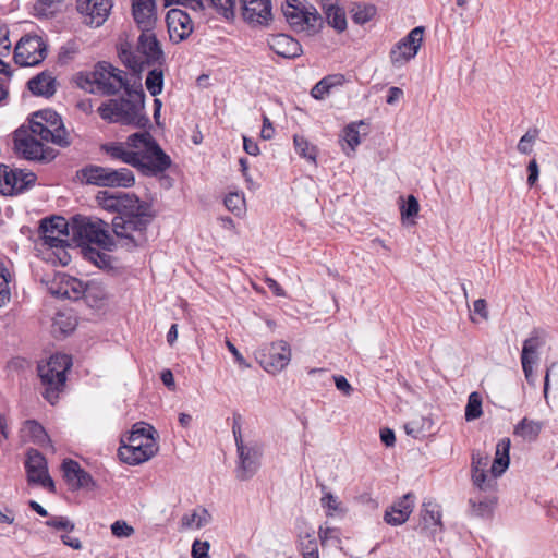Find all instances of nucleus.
I'll return each mask as SVG.
<instances>
[{"label":"nucleus","instance_id":"1","mask_svg":"<svg viewBox=\"0 0 558 558\" xmlns=\"http://www.w3.org/2000/svg\"><path fill=\"white\" fill-rule=\"evenodd\" d=\"M98 205L116 213L111 226L113 233L125 241L130 247L146 243V230L153 220L151 207L136 195L124 192L99 191L96 195Z\"/></svg>","mask_w":558,"mask_h":558},{"label":"nucleus","instance_id":"2","mask_svg":"<svg viewBox=\"0 0 558 558\" xmlns=\"http://www.w3.org/2000/svg\"><path fill=\"white\" fill-rule=\"evenodd\" d=\"M125 96L110 99L98 108L101 119L110 123H121L144 128L148 118L144 114L145 93L141 77L133 78L132 87L124 89Z\"/></svg>","mask_w":558,"mask_h":558},{"label":"nucleus","instance_id":"3","mask_svg":"<svg viewBox=\"0 0 558 558\" xmlns=\"http://www.w3.org/2000/svg\"><path fill=\"white\" fill-rule=\"evenodd\" d=\"M119 58L126 68L138 76L150 65H166V56L153 29L141 33L136 51L132 50L130 44H121Z\"/></svg>","mask_w":558,"mask_h":558},{"label":"nucleus","instance_id":"4","mask_svg":"<svg viewBox=\"0 0 558 558\" xmlns=\"http://www.w3.org/2000/svg\"><path fill=\"white\" fill-rule=\"evenodd\" d=\"M128 145L135 149L137 162L133 167L145 175H157L170 168V157L162 150L150 133L131 134L128 137Z\"/></svg>","mask_w":558,"mask_h":558},{"label":"nucleus","instance_id":"5","mask_svg":"<svg viewBox=\"0 0 558 558\" xmlns=\"http://www.w3.org/2000/svg\"><path fill=\"white\" fill-rule=\"evenodd\" d=\"M39 233L43 245L52 250L56 260L62 266L69 265L71 255L65 247L70 246L69 235L71 230L70 223L65 218L54 216L43 219L39 226Z\"/></svg>","mask_w":558,"mask_h":558},{"label":"nucleus","instance_id":"6","mask_svg":"<svg viewBox=\"0 0 558 558\" xmlns=\"http://www.w3.org/2000/svg\"><path fill=\"white\" fill-rule=\"evenodd\" d=\"M109 225L101 219L74 216L70 222L72 240L77 245L96 244L104 250L110 251L113 241L108 231Z\"/></svg>","mask_w":558,"mask_h":558},{"label":"nucleus","instance_id":"7","mask_svg":"<svg viewBox=\"0 0 558 558\" xmlns=\"http://www.w3.org/2000/svg\"><path fill=\"white\" fill-rule=\"evenodd\" d=\"M140 77L134 72L128 74L121 69L102 61L98 62L90 73L85 76L87 84H95L97 90L101 94L111 96L117 95L120 90H124L133 85V78Z\"/></svg>","mask_w":558,"mask_h":558},{"label":"nucleus","instance_id":"8","mask_svg":"<svg viewBox=\"0 0 558 558\" xmlns=\"http://www.w3.org/2000/svg\"><path fill=\"white\" fill-rule=\"evenodd\" d=\"M77 177L86 184L104 187L128 189L135 184V177L128 168L112 169L89 165L81 169Z\"/></svg>","mask_w":558,"mask_h":558},{"label":"nucleus","instance_id":"9","mask_svg":"<svg viewBox=\"0 0 558 558\" xmlns=\"http://www.w3.org/2000/svg\"><path fill=\"white\" fill-rule=\"evenodd\" d=\"M31 131L45 142H52L59 146L70 145L61 117L51 109L40 110L33 114Z\"/></svg>","mask_w":558,"mask_h":558},{"label":"nucleus","instance_id":"10","mask_svg":"<svg viewBox=\"0 0 558 558\" xmlns=\"http://www.w3.org/2000/svg\"><path fill=\"white\" fill-rule=\"evenodd\" d=\"M36 134L19 129L14 132V150L27 160L39 162H49L54 159L56 150L45 147L41 142L36 138Z\"/></svg>","mask_w":558,"mask_h":558},{"label":"nucleus","instance_id":"11","mask_svg":"<svg viewBox=\"0 0 558 558\" xmlns=\"http://www.w3.org/2000/svg\"><path fill=\"white\" fill-rule=\"evenodd\" d=\"M282 13L296 32L313 34L317 31L320 16L313 7H305L300 0L287 1L282 7Z\"/></svg>","mask_w":558,"mask_h":558},{"label":"nucleus","instance_id":"12","mask_svg":"<svg viewBox=\"0 0 558 558\" xmlns=\"http://www.w3.org/2000/svg\"><path fill=\"white\" fill-rule=\"evenodd\" d=\"M238 463L235 476L239 481L252 478L260 468L263 448L256 441L236 444Z\"/></svg>","mask_w":558,"mask_h":558},{"label":"nucleus","instance_id":"13","mask_svg":"<svg viewBox=\"0 0 558 558\" xmlns=\"http://www.w3.org/2000/svg\"><path fill=\"white\" fill-rule=\"evenodd\" d=\"M259 365L269 374L280 373L291 360V349L286 341L267 344L255 353Z\"/></svg>","mask_w":558,"mask_h":558},{"label":"nucleus","instance_id":"14","mask_svg":"<svg viewBox=\"0 0 558 558\" xmlns=\"http://www.w3.org/2000/svg\"><path fill=\"white\" fill-rule=\"evenodd\" d=\"M47 56V46L37 35L22 37L14 48V61L21 66H35Z\"/></svg>","mask_w":558,"mask_h":558},{"label":"nucleus","instance_id":"15","mask_svg":"<svg viewBox=\"0 0 558 558\" xmlns=\"http://www.w3.org/2000/svg\"><path fill=\"white\" fill-rule=\"evenodd\" d=\"M547 335L542 329H534L530 337L524 340L521 352V364L524 376L529 383H533L535 377L533 368L539 360L538 350L546 344Z\"/></svg>","mask_w":558,"mask_h":558},{"label":"nucleus","instance_id":"16","mask_svg":"<svg viewBox=\"0 0 558 558\" xmlns=\"http://www.w3.org/2000/svg\"><path fill=\"white\" fill-rule=\"evenodd\" d=\"M36 181L33 172L25 173L20 169H12L7 165L0 163V193L3 195H14L22 193Z\"/></svg>","mask_w":558,"mask_h":558},{"label":"nucleus","instance_id":"17","mask_svg":"<svg viewBox=\"0 0 558 558\" xmlns=\"http://www.w3.org/2000/svg\"><path fill=\"white\" fill-rule=\"evenodd\" d=\"M424 27L413 28L404 38L393 46L390 59L393 65L401 66L413 59L422 45Z\"/></svg>","mask_w":558,"mask_h":558},{"label":"nucleus","instance_id":"18","mask_svg":"<svg viewBox=\"0 0 558 558\" xmlns=\"http://www.w3.org/2000/svg\"><path fill=\"white\" fill-rule=\"evenodd\" d=\"M112 0H76V10L86 25L99 27L108 20Z\"/></svg>","mask_w":558,"mask_h":558},{"label":"nucleus","instance_id":"19","mask_svg":"<svg viewBox=\"0 0 558 558\" xmlns=\"http://www.w3.org/2000/svg\"><path fill=\"white\" fill-rule=\"evenodd\" d=\"M72 366V359L68 354H54L45 364L37 366L41 384H65L66 372Z\"/></svg>","mask_w":558,"mask_h":558},{"label":"nucleus","instance_id":"20","mask_svg":"<svg viewBox=\"0 0 558 558\" xmlns=\"http://www.w3.org/2000/svg\"><path fill=\"white\" fill-rule=\"evenodd\" d=\"M25 468L29 483L39 484L50 492L54 490V483L48 474L47 461L38 450L29 449L27 451Z\"/></svg>","mask_w":558,"mask_h":558},{"label":"nucleus","instance_id":"21","mask_svg":"<svg viewBox=\"0 0 558 558\" xmlns=\"http://www.w3.org/2000/svg\"><path fill=\"white\" fill-rule=\"evenodd\" d=\"M61 466L64 478L72 489H92L95 487V481L92 475L77 461L64 459Z\"/></svg>","mask_w":558,"mask_h":558},{"label":"nucleus","instance_id":"22","mask_svg":"<svg viewBox=\"0 0 558 558\" xmlns=\"http://www.w3.org/2000/svg\"><path fill=\"white\" fill-rule=\"evenodd\" d=\"M243 19L253 25H267L271 20L270 0H241Z\"/></svg>","mask_w":558,"mask_h":558},{"label":"nucleus","instance_id":"23","mask_svg":"<svg viewBox=\"0 0 558 558\" xmlns=\"http://www.w3.org/2000/svg\"><path fill=\"white\" fill-rule=\"evenodd\" d=\"M414 498L413 493H408L395 501L385 512V522L392 526L405 523L413 511Z\"/></svg>","mask_w":558,"mask_h":558},{"label":"nucleus","instance_id":"24","mask_svg":"<svg viewBox=\"0 0 558 558\" xmlns=\"http://www.w3.org/2000/svg\"><path fill=\"white\" fill-rule=\"evenodd\" d=\"M167 24L171 38L178 41L189 37L193 31L192 19L186 12L180 9H172L168 12Z\"/></svg>","mask_w":558,"mask_h":558},{"label":"nucleus","instance_id":"25","mask_svg":"<svg viewBox=\"0 0 558 558\" xmlns=\"http://www.w3.org/2000/svg\"><path fill=\"white\" fill-rule=\"evenodd\" d=\"M267 44L276 54L286 59L298 58L303 52L301 44L286 34L270 35Z\"/></svg>","mask_w":558,"mask_h":558},{"label":"nucleus","instance_id":"26","mask_svg":"<svg viewBox=\"0 0 558 558\" xmlns=\"http://www.w3.org/2000/svg\"><path fill=\"white\" fill-rule=\"evenodd\" d=\"M157 450L158 445H121L118 450V453L119 458L124 463H128L130 465H136L149 460L151 457L155 456Z\"/></svg>","mask_w":558,"mask_h":558},{"label":"nucleus","instance_id":"27","mask_svg":"<svg viewBox=\"0 0 558 558\" xmlns=\"http://www.w3.org/2000/svg\"><path fill=\"white\" fill-rule=\"evenodd\" d=\"M135 22L142 32L151 31L155 24V0H131Z\"/></svg>","mask_w":558,"mask_h":558},{"label":"nucleus","instance_id":"28","mask_svg":"<svg viewBox=\"0 0 558 558\" xmlns=\"http://www.w3.org/2000/svg\"><path fill=\"white\" fill-rule=\"evenodd\" d=\"M154 433H156V430L153 426L145 423H136L133 425L129 435L121 439V445H157Z\"/></svg>","mask_w":558,"mask_h":558},{"label":"nucleus","instance_id":"29","mask_svg":"<svg viewBox=\"0 0 558 558\" xmlns=\"http://www.w3.org/2000/svg\"><path fill=\"white\" fill-rule=\"evenodd\" d=\"M101 151L107 154L113 160H120L126 165L133 167L135 162H137V158L135 157V149L131 148L128 145V141L122 142H112L106 143L101 145Z\"/></svg>","mask_w":558,"mask_h":558},{"label":"nucleus","instance_id":"30","mask_svg":"<svg viewBox=\"0 0 558 558\" xmlns=\"http://www.w3.org/2000/svg\"><path fill=\"white\" fill-rule=\"evenodd\" d=\"M28 89L36 96L51 97L56 93V78L44 71L27 82Z\"/></svg>","mask_w":558,"mask_h":558},{"label":"nucleus","instance_id":"31","mask_svg":"<svg viewBox=\"0 0 558 558\" xmlns=\"http://www.w3.org/2000/svg\"><path fill=\"white\" fill-rule=\"evenodd\" d=\"M422 522V530L428 531L430 535H434L437 529L442 530L441 512L436 502L430 500L423 502Z\"/></svg>","mask_w":558,"mask_h":558},{"label":"nucleus","instance_id":"32","mask_svg":"<svg viewBox=\"0 0 558 558\" xmlns=\"http://www.w3.org/2000/svg\"><path fill=\"white\" fill-rule=\"evenodd\" d=\"M166 65H150L145 80V86L151 96L157 97L162 93Z\"/></svg>","mask_w":558,"mask_h":558},{"label":"nucleus","instance_id":"33","mask_svg":"<svg viewBox=\"0 0 558 558\" xmlns=\"http://www.w3.org/2000/svg\"><path fill=\"white\" fill-rule=\"evenodd\" d=\"M542 427L543 424L541 422L524 417L514 426L513 434L525 440L534 441L537 439Z\"/></svg>","mask_w":558,"mask_h":558},{"label":"nucleus","instance_id":"34","mask_svg":"<svg viewBox=\"0 0 558 558\" xmlns=\"http://www.w3.org/2000/svg\"><path fill=\"white\" fill-rule=\"evenodd\" d=\"M343 76L342 75H328L322 78L318 83L314 85L311 90V95L313 98L317 100L324 99L329 95L330 90L335 86H339L342 84Z\"/></svg>","mask_w":558,"mask_h":558},{"label":"nucleus","instance_id":"35","mask_svg":"<svg viewBox=\"0 0 558 558\" xmlns=\"http://www.w3.org/2000/svg\"><path fill=\"white\" fill-rule=\"evenodd\" d=\"M325 14L328 24L337 29L343 32L347 28V19L344 10L336 3L325 5Z\"/></svg>","mask_w":558,"mask_h":558},{"label":"nucleus","instance_id":"36","mask_svg":"<svg viewBox=\"0 0 558 558\" xmlns=\"http://www.w3.org/2000/svg\"><path fill=\"white\" fill-rule=\"evenodd\" d=\"M322 489L324 495L320 498V505L326 510V515H344L347 513V509L342 506V502L338 499V497L330 492H325V485H322Z\"/></svg>","mask_w":558,"mask_h":558},{"label":"nucleus","instance_id":"37","mask_svg":"<svg viewBox=\"0 0 558 558\" xmlns=\"http://www.w3.org/2000/svg\"><path fill=\"white\" fill-rule=\"evenodd\" d=\"M211 521V515L206 508H198L191 514L182 517V525L185 527H195L197 530L208 525Z\"/></svg>","mask_w":558,"mask_h":558},{"label":"nucleus","instance_id":"38","mask_svg":"<svg viewBox=\"0 0 558 558\" xmlns=\"http://www.w3.org/2000/svg\"><path fill=\"white\" fill-rule=\"evenodd\" d=\"M404 432L407 435L420 439L426 436L432 428V421L427 417H417L413 418L410 422L405 423Z\"/></svg>","mask_w":558,"mask_h":558},{"label":"nucleus","instance_id":"39","mask_svg":"<svg viewBox=\"0 0 558 558\" xmlns=\"http://www.w3.org/2000/svg\"><path fill=\"white\" fill-rule=\"evenodd\" d=\"M377 9L371 3H357L351 9L352 20L355 24L364 25L376 15Z\"/></svg>","mask_w":558,"mask_h":558},{"label":"nucleus","instance_id":"40","mask_svg":"<svg viewBox=\"0 0 558 558\" xmlns=\"http://www.w3.org/2000/svg\"><path fill=\"white\" fill-rule=\"evenodd\" d=\"M23 430L27 432L33 442L38 446L44 447L51 444V440L45 428L34 420L26 421Z\"/></svg>","mask_w":558,"mask_h":558},{"label":"nucleus","instance_id":"41","mask_svg":"<svg viewBox=\"0 0 558 558\" xmlns=\"http://www.w3.org/2000/svg\"><path fill=\"white\" fill-rule=\"evenodd\" d=\"M61 0H36L33 14L38 19H50L60 10Z\"/></svg>","mask_w":558,"mask_h":558},{"label":"nucleus","instance_id":"42","mask_svg":"<svg viewBox=\"0 0 558 558\" xmlns=\"http://www.w3.org/2000/svg\"><path fill=\"white\" fill-rule=\"evenodd\" d=\"M482 402H483V397L480 392L474 391V392L470 393L468 403L465 407V420L468 422L474 421L483 414Z\"/></svg>","mask_w":558,"mask_h":558},{"label":"nucleus","instance_id":"43","mask_svg":"<svg viewBox=\"0 0 558 558\" xmlns=\"http://www.w3.org/2000/svg\"><path fill=\"white\" fill-rule=\"evenodd\" d=\"M83 254L86 259L94 263L99 268H106L110 266L111 257L108 253L101 252L98 248L87 247L83 248Z\"/></svg>","mask_w":558,"mask_h":558},{"label":"nucleus","instance_id":"44","mask_svg":"<svg viewBox=\"0 0 558 558\" xmlns=\"http://www.w3.org/2000/svg\"><path fill=\"white\" fill-rule=\"evenodd\" d=\"M472 471V482L473 485L476 486L480 490L488 492L493 490L496 482V477H488L486 470H471Z\"/></svg>","mask_w":558,"mask_h":558},{"label":"nucleus","instance_id":"45","mask_svg":"<svg viewBox=\"0 0 558 558\" xmlns=\"http://www.w3.org/2000/svg\"><path fill=\"white\" fill-rule=\"evenodd\" d=\"M318 536L322 546H339L341 543L339 530L336 527H319Z\"/></svg>","mask_w":558,"mask_h":558},{"label":"nucleus","instance_id":"46","mask_svg":"<svg viewBox=\"0 0 558 558\" xmlns=\"http://www.w3.org/2000/svg\"><path fill=\"white\" fill-rule=\"evenodd\" d=\"M10 272L3 264H0V307L10 301Z\"/></svg>","mask_w":558,"mask_h":558},{"label":"nucleus","instance_id":"47","mask_svg":"<svg viewBox=\"0 0 558 558\" xmlns=\"http://www.w3.org/2000/svg\"><path fill=\"white\" fill-rule=\"evenodd\" d=\"M400 210H401L402 220H404V221L412 220L418 214V210H420L418 201L416 199V197L414 195H409L407 198V202L402 203Z\"/></svg>","mask_w":558,"mask_h":558},{"label":"nucleus","instance_id":"48","mask_svg":"<svg viewBox=\"0 0 558 558\" xmlns=\"http://www.w3.org/2000/svg\"><path fill=\"white\" fill-rule=\"evenodd\" d=\"M538 136V130L533 129L529 130L519 141L518 143V150L521 154L529 155L533 150V145Z\"/></svg>","mask_w":558,"mask_h":558},{"label":"nucleus","instance_id":"49","mask_svg":"<svg viewBox=\"0 0 558 558\" xmlns=\"http://www.w3.org/2000/svg\"><path fill=\"white\" fill-rule=\"evenodd\" d=\"M216 11L222 14L226 19L234 16V8L236 0H207Z\"/></svg>","mask_w":558,"mask_h":558},{"label":"nucleus","instance_id":"50","mask_svg":"<svg viewBox=\"0 0 558 558\" xmlns=\"http://www.w3.org/2000/svg\"><path fill=\"white\" fill-rule=\"evenodd\" d=\"M293 142H294L295 150L301 157H304V158H307L311 160L315 159V153H314L315 149L313 146L310 145V143L306 141V138H304L303 136H300V135H294Z\"/></svg>","mask_w":558,"mask_h":558},{"label":"nucleus","instance_id":"51","mask_svg":"<svg viewBox=\"0 0 558 558\" xmlns=\"http://www.w3.org/2000/svg\"><path fill=\"white\" fill-rule=\"evenodd\" d=\"M110 530L112 535L117 538H128L135 533L134 527L124 520L114 521L111 524Z\"/></svg>","mask_w":558,"mask_h":558},{"label":"nucleus","instance_id":"52","mask_svg":"<svg viewBox=\"0 0 558 558\" xmlns=\"http://www.w3.org/2000/svg\"><path fill=\"white\" fill-rule=\"evenodd\" d=\"M308 373L313 376V379H318V380H324V381H329L332 379L335 381V384H349L344 376L333 375L325 368H313Z\"/></svg>","mask_w":558,"mask_h":558},{"label":"nucleus","instance_id":"53","mask_svg":"<svg viewBox=\"0 0 558 558\" xmlns=\"http://www.w3.org/2000/svg\"><path fill=\"white\" fill-rule=\"evenodd\" d=\"M45 524L49 527L66 532H72L75 527L73 522H71L68 518L61 515L51 517L45 522Z\"/></svg>","mask_w":558,"mask_h":558},{"label":"nucleus","instance_id":"54","mask_svg":"<svg viewBox=\"0 0 558 558\" xmlns=\"http://www.w3.org/2000/svg\"><path fill=\"white\" fill-rule=\"evenodd\" d=\"M68 386H45L44 391H41L43 397L52 405H54L60 396L65 393V389Z\"/></svg>","mask_w":558,"mask_h":558},{"label":"nucleus","instance_id":"55","mask_svg":"<svg viewBox=\"0 0 558 558\" xmlns=\"http://www.w3.org/2000/svg\"><path fill=\"white\" fill-rule=\"evenodd\" d=\"M469 502L472 508V513L477 517H486L492 511V501L487 499L475 501L471 498Z\"/></svg>","mask_w":558,"mask_h":558},{"label":"nucleus","instance_id":"56","mask_svg":"<svg viewBox=\"0 0 558 558\" xmlns=\"http://www.w3.org/2000/svg\"><path fill=\"white\" fill-rule=\"evenodd\" d=\"M210 543L208 541L195 539L192 545V558H210L209 556Z\"/></svg>","mask_w":558,"mask_h":558},{"label":"nucleus","instance_id":"57","mask_svg":"<svg viewBox=\"0 0 558 558\" xmlns=\"http://www.w3.org/2000/svg\"><path fill=\"white\" fill-rule=\"evenodd\" d=\"M510 457L506 456L505 453L504 458H495L490 469L493 477L497 478L498 476L502 475L508 469Z\"/></svg>","mask_w":558,"mask_h":558},{"label":"nucleus","instance_id":"58","mask_svg":"<svg viewBox=\"0 0 558 558\" xmlns=\"http://www.w3.org/2000/svg\"><path fill=\"white\" fill-rule=\"evenodd\" d=\"M299 538H300V549H301L302 554L306 553V551H317L318 550L317 542L314 537V532L306 533L305 535H300Z\"/></svg>","mask_w":558,"mask_h":558},{"label":"nucleus","instance_id":"59","mask_svg":"<svg viewBox=\"0 0 558 558\" xmlns=\"http://www.w3.org/2000/svg\"><path fill=\"white\" fill-rule=\"evenodd\" d=\"M344 141L352 150L361 143L360 132L354 124L349 125L344 129Z\"/></svg>","mask_w":558,"mask_h":558},{"label":"nucleus","instance_id":"60","mask_svg":"<svg viewBox=\"0 0 558 558\" xmlns=\"http://www.w3.org/2000/svg\"><path fill=\"white\" fill-rule=\"evenodd\" d=\"M243 203L244 198L241 197L238 193H230L225 198L226 207L233 213H240Z\"/></svg>","mask_w":558,"mask_h":558},{"label":"nucleus","instance_id":"61","mask_svg":"<svg viewBox=\"0 0 558 558\" xmlns=\"http://www.w3.org/2000/svg\"><path fill=\"white\" fill-rule=\"evenodd\" d=\"M488 462H489L488 454H482L480 451H475V450L472 452V462H471L472 470H486Z\"/></svg>","mask_w":558,"mask_h":558},{"label":"nucleus","instance_id":"62","mask_svg":"<svg viewBox=\"0 0 558 558\" xmlns=\"http://www.w3.org/2000/svg\"><path fill=\"white\" fill-rule=\"evenodd\" d=\"M241 425L242 416L238 413H234L232 417V433L234 436L235 445L244 441L242 438Z\"/></svg>","mask_w":558,"mask_h":558},{"label":"nucleus","instance_id":"63","mask_svg":"<svg viewBox=\"0 0 558 558\" xmlns=\"http://www.w3.org/2000/svg\"><path fill=\"white\" fill-rule=\"evenodd\" d=\"M527 171H529V177H527V184L530 186H533L537 180H538V174H539V169H538V165H537V161L535 159H532L529 165H527Z\"/></svg>","mask_w":558,"mask_h":558},{"label":"nucleus","instance_id":"64","mask_svg":"<svg viewBox=\"0 0 558 558\" xmlns=\"http://www.w3.org/2000/svg\"><path fill=\"white\" fill-rule=\"evenodd\" d=\"M10 48L9 31L7 27L0 26V53H8Z\"/></svg>","mask_w":558,"mask_h":558}]
</instances>
